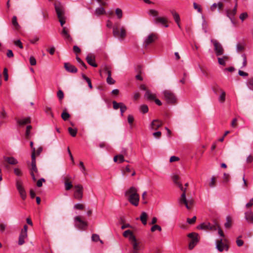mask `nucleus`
<instances>
[{"mask_svg":"<svg viewBox=\"0 0 253 253\" xmlns=\"http://www.w3.org/2000/svg\"><path fill=\"white\" fill-rule=\"evenodd\" d=\"M94 13L95 15L99 16L100 15L104 14L106 13V12L104 8L102 6H100L96 8Z\"/></svg>","mask_w":253,"mask_h":253,"instance_id":"28","label":"nucleus"},{"mask_svg":"<svg viewBox=\"0 0 253 253\" xmlns=\"http://www.w3.org/2000/svg\"><path fill=\"white\" fill-rule=\"evenodd\" d=\"M163 94L165 99L169 104H173L176 102V98L174 94L170 90L164 91Z\"/></svg>","mask_w":253,"mask_h":253,"instance_id":"5","label":"nucleus"},{"mask_svg":"<svg viewBox=\"0 0 253 253\" xmlns=\"http://www.w3.org/2000/svg\"><path fill=\"white\" fill-rule=\"evenodd\" d=\"M245 218L248 222H253V212L250 211L246 212Z\"/></svg>","mask_w":253,"mask_h":253,"instance_id":"29","label":"nucleus"},{"mask_svg":"<svg viewBox=\"0 0 253 253\" xmlns=\"http://www.w3.org/2000/svg\"><path fill=\"white\" fill-rule=\"evenodd\" d=\"M62 36L65 40L68 42L72 41V38L69 33H62Z\"/></svg>","mask_w":253,"mask_h":253,"instance_id":"39","label":"nucleus"},{"mask_svg":"<svg viewBox=\"0 0 253 253\" xmlns=\"http://www.w3.org/2000/svg\"><path fill=\"white\" fill-rule=\"evenodd\" d=\"M86 60L87 63L90 66L94 67L97 66V64L95 63V56L94 55L91 53L88 54L86 57Z\"/></svg>","mask_w":253,"mask_h":253,"instance_id":"18","label":"nucleus"},{"mask_svg":"<svg viewBox=\"0 0 253 253\" xmlns=\"http://www.w3.org/2000/svg\"><path fill=\"white\" fill-rule=\"evenodd\" d=\"M74 208L76 210H83L84 208V206L83 204L78 203L74 205Z\"/></svg>","mask_w":253,"mask_h":253,"instance_id":"42","label":"nucleus"},{"mask_svg":"<svg viewBox=\"0 0 253 253\" xmlns=\"http://www.w3.org/2000/svg\"><path fill=\"white\" fill-rule=\"evenodd\" d=\"M228 58L227 56H223L222 58H219L218 57V63L220 64V65H225V59H227Z\"/></svg>","mask_w":253,"mask_h":253,"instance_id":"40","label":"nucleus"},{"mask_svg":"<svg viewBox=\"0 0 253 253\" xmlns=\"http://www.w3.org/2000/svg\"><path fill=\"white\" fill-rule=\"evenodd\" d=\"M154 23L156 24H160L164 27H168V19L164 17H157L154 20Z\"/></svg>","mask_w":253,"mask_h":253,"instance_id":"14","label":"nucleus"},{"mask_svg":"<svg viewBox=\"0 0 253 253\" xmlns=\"http://www.w3.org/2000/svg\"><path fill=\"white\" fill-rule=\"evenodd\" d=\"M162 125L163 123L161 121L157 119L154 120L152 122L150 125V128L152 129L156 130L162 126Z\"/></svg>","mask_w":253,"mask_h":253,"instance_id":"19","label":"nucleus"},{"mask_svg":"<svg viewBox=\"0 0 253 253\" xmlns=\"http://www.w3.org/2000/svg\"><path fill=\"white\" fill-rule=\"evenodd\" d=\"M29 61H30V63L31 65H32V66H35L37 64L36 60L35 58L33 56H30Z\"/></svg>","mask_w":253,"mask_h":253,"instance_id":"53","label":"nucleus"},{"mask_svg":"<svg viewBox=\"0 0 253 253\" xmlns=\"http://www.w3.org/2000/svg\"><path fill=\"white\" fill-rule=\"evenodd\" d=\"M106 82L109 84H113L115 83V81L111 77H107Z\"/></svg>","mask_w":253,"mask_h":253,"instance_id":"57","label":"nucleus"},{"mask_svg":"<svg viewBox=\"0 0 253 253\" xmlns=\"http://www.w3.org/2000/svg\"><path fill=\"white\" fill-rule=\"evenodd\" d=\"M177 186L182 191V193L178 199L179 204L184 205L187 209H191L193 205V199H190L189 200H187L186 197V188H183L180 182H177Z\"/></svg>","mask_w":253,"mask_h":253,"instance_id":"3","label":"nucleus"},{"mask_svg":"<svg viewBox=\"0 0 253 253\" xmlns=\"http://www.w3.org/2000/svg\"><path fill=\"white\" fill-rule=\"evenodd\" d=\"M76 60H77V62L80 64V65L81 66V68L83 70H84L86 69L87 67H86V65L82 60V59L78 56H76Z\"/></svg>","mask_w":253,"mask_h":253,"instance_id":"33","label":"nucleus"},{"mask_svg":"<svg viewBox=\"0 0 253 253\" xmlns=\"http://www.w3.org/2000/svg\"><path fill=\"white\" fill-rule=\"evenodd\" d=\"M75 190L74 192V198L78 200H81L83 197V187L81 184H77L74 186Z\"/></svg>","mask_w":253,"mask_h":253,"instance_id":"8","label":"nucleus"},{"mask_svg":"<svg viewBox=\"0 0 253 253\" xmlns=\"http://www.w3.org/2000/svg\"><path fill=\"white\" fill-rule=\"evenodd\" d=\"M221 93L219 97L218 100L221 103H224L225 100L226 93L222 89H221Z\"/></svg>","mask_w":253,"mask_h":253,"instance_id":"35","label":"nucleus"},{"mask_svg":"<svg viewBox=\"0 0 253 253\" xmlns=\"http://www.w3.org/2000/svg\"><path fill=\"white\" fill-rule=\"evenodd\" d=\"M45 179L43 178H41L38 180L37 182V186L39 187H41L42 185V182H45Z\"/></svg>","mask_w":253,"mask_h":253,"instance_id":"64","label":"nucleus"},{"mask_svg":"<svg viewBox=\"0 0 253 253\" xmlns=\"http://www.w3.org/2000/svg\"><path fill=\"white\" fill-rule=\"evenodd\" d=\"M140 111L143 113H146L148 111V107L146 105H143L140 107Z\"/></svg>","mask_w":253,"mask_h":253,"instance_id":"49","label":"nucleus"},{"mask_svg":"<svg viewBox=\"0 0 253 253\" xmlns=\"http://www.w3.org/2000/svg\"><path fill=\"white\" fill-rule=\"evenodd\" d=\"M39 40V38L37 36H35L33 38H31L29 39V41L32 43H35L37 42H38Z\"/></svg>","mask_w":253,"mask_h":253,"instance_id":"59","label":"nucleus"},{"mask_svg":"<svg viewBox=\"0 0 253 253\" xmlns=\"http://www.w3.org/2000/svg\"><path fill=\"white\" fill-rule=\"evenodd\" d=\"M157 230H158L159 231H161L162 228L160 226L155 224L153 225L151 228V232H154Z\"/></svg>","mask_w":253,"mask_h":253,"instance_id":"47","label":"nucleus"},{"mask_svg":"<svg viewBox=\"0 0 253 253\" xmlns=\"http://www.w3.org/2000/svg\"><path fill=\"white\" fill-rule=\"evenodd\" d=\"M123 236L126 238L128 237L129 241L132 240V239H131V238L132 236L135 237L134 235H133L132 232L130 230H127L126 231H125L123 233Z\"/></svg>","mask_w":253,"mask_h":253,"instance_id":"30","label":"nucleus"},{"mask_svg":"<svg viewBox=\"0 0 253 253\" xmlns=\"http://www.w3.org/2000/svg\"><path fill=\"white\" fill-rule=\"evenodd\" d=\"M27 237L28 233H25L21 232L18 239V245L20 246L23 245L25 243V239L27 238Z\"/></svg>","mask_w":253,"mask_h":253,"instance_id":"22","label":"nucleus"},{"mask_svg":"<svg viewBox=\"0 0 253 253\" xmlns=\"http://www.w3.org/2000/svg\"><path fill=\"white\" fill-rule=\"evenodd\" d=\"M16 187L19 192L21 198L25 200L27 197V194L23 185V182L20 179H17L16 180Z\"/></svg>","mask_w":253,"mask_h":253,"instance_id":"6","label":"nucleus"},{"mask_svg":"<svg viewBox=\"0 0 253 253\" xmlns=\"http://www.w3.org/2000/svg\"><path fill=\"white\" fill-rule=\"evenodd\" d=\"M68 130L69 133L72 137H75L76 136L78 131L77 128H73L70 127L68 128Z\"/></svg>","mask_w":253,"mask_h":253,"instance_id":"36","label":"nucleus"},{"mask_svg":"<svg viewBox=\"0 0 253 253\" xmlns=\"http://www.w3.org/2000/svg\"><path fill=\"white\" fill-rule=\"evenodd\" d=\"M115 12L118 18L120 19L122 17L123 12L120 8H117L115 10Z\"/></svg>","mask_w":253,"mask_h":253,"instance_id":"48","label":"nucleus"},{"mask_svg":"<svg viewBox=\"0 0 253 253\" xmlns=\"http://www.w3.org/2000/svg\"><path fill=\"white\" fill-rule=\"evenodd\" d=\"M196 220V216H194L192 218H187V222L189 224H194Z\"/></svg>","mask_w":253,"mask_h":253,"instance_id":"54","label":"nucleus"},{"mask_svg":"<svg viewBox=\"0 0 253 253\" xmlns=\"http://www.w3.org/2000/svg\"><path fill=\"white\" fill-rule=\"evenodd\" d=\"M120 108L121 115L123 116L124 113L127 110V107L123 103H122Z\"/></svg>","mask_w":253,"mask_h":253,"instance_id":"52","label":"nucleus"},{"mask_svg":"<svg viewBox=\"0 0 253 253\" xmlns=\"http://www.w3.org/2000/svg\"><path fill=\"white\" fill-rule=\"evenodd\" d=\"M11 23L13 29L16 31H19L21 30V27L17 22V17L13 16L12 18Z\"/></svg>","mask_w":253,"mask_h":253,"instance_id":"20","label":"nucleus"},{"mask_svg":"<svg viewBox=\"0 0 253 253\" xmlns=\"http://www.w3.org/2000/svg\"><path fill=\"white\" fill-rule=\"evenodd\" d=\"M144 97L149 100H154L156 98V95L152 93L150 90H146Z\"/></svg>","mask_w":253,"mask_h":253,"instance_id":"24","label":"nucleus"},{"mask_svg":"<svg viewBox=\"0 0 253 253\" xmlns=\"http://www.w3.org/2000/svg\"><path fill=\"white\" fill-rule=\"evenodd\" d=\"M92 240L94 242L100 241L101 244H103V241L100 239L99 236L96 234H93L91 237Z\"/></svg>","mask_w":253,"mask_h":253,"instance_id":"37","label":"nucleus"},{"mask_svg":"<svg viewBox=\"0 0 253 253\" xmlns=\"http://www.w3.org/2000/svg\"><path fill=\"white\" fill-rule=\"evenodd\" d=\"M7 113L4 110H2L0 113V118L1 119H5L7 118Z\"/></svg>","mask_w":253,"mask_h":253,"instance_id":"58","label":"nucleus"},{"mask_svg":"<svg viewBox=\"0 0 253 253\" xmlns=\"http://www.w3.org/2000/svg\"><path fill=\"white\" fill-rule=\"evenodd\" d=\"M211 42L213 44L216 55L217 56L222 55L224 50L221 44L215 39H211Z\"/></svg>","mask_w":253,"mask_h":253,"instance_id":"4","label":"nucleus"},{"mask_svg":"<svg viewBox=\"0 0 253 253\" xmlns=\"http://www.w3.org/2000/svg\"><path fill=\"white\" fill-rule=\"evenodd\" d=\"M126 29L119 23H116L113 26V32H126Z\"/></svg>","mask_w":253,"mask_h":253,"instance_id":"21","label":"nucleus"},{"mask_svg":"<svg viewBox=\"0 0 253 253\" xmlns=\"http://www.w3.org/2000/svg\"><path fill=\"white\" fill-rule=\"evenodd\" d=\"M197 229L205 230H210V231H215L216 230V225L211 224L210 222H203L200 225L197 227Z\"/></svg>","mask_w":253,"mask_h":253,"instance_id":"9","label":"nucleus"},{"mask_svg":"<svg viewBox=\"0 0 253 253\" xmlns=\"http://www.w3.org/2000/svg\"><path fill=\"white\" fill-rule=\"evenodd\" d=\"M4 159L5 162L10 165H16L18 163L17 160L15 159L14 157H4Z\"/></svg>","mask_w":253,"mask_h":253,"instance_id":"23","label":"nucleus"},{"mask_svg":"<svg viewBox=\"0 0 253 253\" xmlns=\"http://www.w3.org/2000/svg\"><path fill=\"white\" fill-rule=\"evenodd\" d=\"M147 214L145 212H143L141 214L140 219L143 224L146 225L147 224Z\"/></svg>","mask_w":253,"mask_h":253,"instance_id":"32","label":"nucleus"},{"mask_svg":"<svg viewBox=\"0 0 253 253\" xmlns=\"http://www.w3.org/2000/svg\"><path fill=\"white\" fill-rule=\"evenodd\" d=\"M32 161H31V167L30 168V174L32 176V179L34 181H36L35 173H38V170L36 166V156L34 154L31 155Z\"/></svg>","mask_w":253,"mask_h":253,"instance_id":"7","label":"nucleus"},{"mask_svg":"<svg viewBox=\"0 0 253 253\" xmlns=\"http://www.w3.org/2000/svg\"><path fill=\"white\" fill-rule=\"evenodd\" d=\"M14 172L17 176H22L23 174L22 171L18 168H15Z\"/></svg>","mask_w":253,"mask_h":253,"instance_id":"60","label":"nucleus"},{"mask_svg":"<svg viewBox=\"0 0 253 253\" xmlns=\"http://www.w3.org/2000/svg\"><path fill=\"white\" fill-rule=\"evenodd\" d=\"M112 103H113V108L115 110H117V109H119V108H120V107L121 106V104H122V102L118 103L116 101H113L112 102Z\"/></svg>","mask_w":253,"mask_h":253,"instance_id":"51","label":"nucleus"},{"mask_svg":"<svg viewBox=\"0 0 253 253\" xmlns=\"http://www.w3.org/2000/svg\"><path fill=\"white\" fill-rule=\"evenodd\" d=\"M131 239H132V240L130 242L132 245V249L129 253H139L140 250V243L137 242L135 237L132 236Z\"/></svg>","mask_w":253,"mask_h":253,"instance_id":"11","label":"nucleus"},{"mask_svg":"<svg viewBox=\"0 0 253 253\" xmlns=\"http://www.w3.org/2000/svg\"><path fill=\"white\" fill-rule=\"evenodd\" d=\"M216 179L214 176H212L211 178V182L209 183V185L211 187H213L215 185Z\"/></svg>","mask_w":253,"mask_h":253,"instance_id":"55","label":"nucleus"},{"mask_svg":"<svg viewBox=\"0 0 253 253\" xmlns=\"http://www.w3.org/2000/svg\"><path fill=\"white\" fill-rule=\"evenodd\" d=\"M13 43L16 46H18L20 48H21V49L23 48V46L22 43L20 41V40L14 41Z\"/></svg>","mask_w":253,"mask_h":253,"instance_id":"46","label":"nucleus"},{"mask_svg":"<svg viewBox=\"0 0 253 253\" xmlns=\"http://www.w3.org/2000/svg\"><path fill=\"white\" fill-rule=\"evenodd\" d=\"M232 226V219L230 216H227L226 218V222L224 223V226L226 228H230Z\"/></svg>","mask_w":253,"mask_h":253,"instance_id":"31","label":"nucleus"},{"mask_svg":"<svg viewBox=\"0 0 253 253\" xmlns=\"http://www.w3.org/2000/svg\"><path fill=\"white\" fill-rule=\"evenodd\" d=\"M57 95L60 100H62L64 97V93L61 90H59L57 92Z\"/></svg>","mask_w":253,"mask_h":253,"instance_id":"63","label":"nucleus"},{"mask_svg":"<svg viewBox=\"0 0 253 253\" xmlns=\"http://www.w3.org/2000/svg\"><path fill=\"white\" fill-rule=\"evenodd\" d=\"M193 7L195 10H197L198 12H202V9L201 8L200 5H198L197 3H193Z\"/></svg>","mask_w":253,"mask_h":253,"instance_id":"56","label":"nucleus"},{"mask_svg":"<svg viewBox=\"0 0 253 253\" xmlns=\"http://www.w3.org/2000/svg\"><path fill=\"white\" fill-rule=\"evenodd\" d=\"M246 84L250 89L253 90V77L248 80Z\"/></svg>","mask_w":253,"mask_h":253,"instance_id":"34","label":"nucleus"},{"mask_svg":"<svg viewBox=\"0 0 253 253\" xmlns=\"http://www.w3.org/2000/svg\"><path fill=\"white\" fill-rule=\"evenodd\" d=\"M70 117V115L66 111H64L61 114V118L64 121H67Z\"/></svg>","mask_w":253,"mask_h":253,"instance_id":"38","label":"nucleus"},{"mask_svg":"<svg viewBox=\"0 0 253 253\" xmlns=\"http://www.w3.org/2000/svg\"><path fill=\"white\" fill-rule=\"evenodd\" d=\"M125 195L127 197L129 203L134 206H137L139 202V195L137 190L134 187H131L126 192Z\"/></svg>","mask_w":253,"mask_h":253,"instance_id":"2","label":"nucleus"},{"mask_svg":"<svg viewBox=\"0 0 253 253\" xmlns=\"http://www.w3.org/2000/svg\"><path fill=\"white\" fill-rule=\"evenodd\" d=\"M54 5L59 21L60 22L61 26L63 27L62 32H67L66 28L63 27V25L65 23L66 20V17L65 15V7L60 1L57 0L55 1Z\"/></svg>","mask_w":253,"mask_h":253,"instance_id":"1","label":"nucleus"},{"mask_svg":"<svg viewBox=\"0 0 253 253\" xmlns=\"http://www.w3.org/2000/svg\"><path fill=\"white\" fill-rule=\"evenodd\" d=\"M158 39V35L156 34L152 33L150 34L145 39L143 44L146 47L150 44L154 42Z\"/></svg>","mask_w":253,"mask_h":253,"instance_id":"12","label":"nucleus"},{"mask_svg":"<svg viewBox=\"0 0 253 253\" xmlns=\"http://www.w3.org/2000/svg\"><path fill=\"white\" fill-rule=\"evenodd\" d=\"M215 225H216V229H218V232L219 235L220 236L224 237V233H223L222 230H221L219 225L218 224V223L217 222H215Z\"/></svg>","mask_w":253,"mask_h":253,"instance_id":"44","label":"nucleus"},{"mask_svg":"<svg viewBox=\"0 0 253 253\" xmlns=\"http://www.w3.org/2000/svg\"><path fill=\"white\" fill-rule=\"evenodd\" d=\"M76 222L75 226L80 229H84L87 226L86 222L83 221L79 216H77L74 218Z\"/></svg>","mask_w":253,"mask_h":253,"instance_id":"13","label":"nucleus"},{"mask_svg":"<svg viewBox=\"0 0 253 253\" xmlns=\"http://www.w3.org/2000/svg\"><path fill=\"white\" fill-rule=\"evenodd\" d=\"M3 74L4 77V80L5 81H7L8 79V70L6 68H4Z\"/></svg>","mask_w":253,"mask_h":253,"instance_id":"61","label":"nucleus"},{"mask_svg":"<svg viewBox=\"0 0 253 253\" xmlns=\"http://www.w3.org/2000/svg\"><path fill=\"white\" fill-rule=\"evenodd\" d=\"M64 67L65 70L69 73H76L78 71L77 68L70 63H65Z\"/></svg>","mask_w":253,"mask_h":253,"instance_id":"17","label":"nucleus"},{"mask_svg":"<svg viewBox=\"0 0 253 253\" xmlns=\"http://www.w3.org/2000/svg\"><path fill=\"white\" fill-rule=\"evenodd\" d=\"M228 246L222 242V239L217 240L216 241V248L220 252H222L224 249L226 251L228 250Z\"/></svg>","mask_w":253,"mask_h":253,"instance_id":"16","label":"nucleus"},{"mask_svg":"<svg viewBox=\"0 0 253 253\" xmlns=\"http://www.w3.org/2000/svg\"><path fill=\"white\" fill-rule=\"evenodd\" d=\"M103 71L106 72L108 77H111V70L110 67L105 66L103 68Z\"/></svg>","mask_w":253,"mask_h":253,"instance_id":"45","label":"nucleus"},{"mask_svg":"<svg viewBox=\"0 0 253 253\" xmlns=\"http://www.w3.org/2000/svg\"><path fill=\"white\" fill-rule=\"evenodd\" d=\"M149 14L151 16H152L153 17H155V18L156 17H158V12L156 10H154V9H150L149 11Z\"/></svg>","mask_w":253,"mask_h":253,"instance_id":"41","label":"nucleus"},{"mask_svg":"<svg viewBox=\"0 0 253 253\" xmlns=\"http://www.w3.org/2000/svg\"><path fill=\"white\" fill-rule=\"evenodd\" d=\"M248 13L247 12H244L240 14V19L243 21L248 17Z\"/></svg>","mask_w":253,"mask_h":253,"instance_id":"62","label":"nucleus"},{"mask_svg":"<svg viewBox=\"0 0 253 253\" xmlns=\"http://www.w3.org/2000/svg\"><path fill=\"white\" fill-rule=\"evenodd\" d=\"M235 0V5L234 8L232 10L226 9V16L229 17L231 21L233 20L235 15L237 12V0Z\"/></svg>","mask_w":253,"mask_h":253,"instance_id":"15","label":"nucleus"},{"mask_svg":"<svg viewBox=\"0 0 253 253\" xmlns=\"http://www.w3.org/2000/svg\"><path fill=\"white\" fill-rule=\"evenodd\" d=\"M188 237L191 239L189 244V248L190 250H192L199 241L198 239V234L193 232L189 233L188 235Z\"/></svg>","mask_w":253,"mask_h":253,"instance_id":"10","label":"nucleus"},{"mask_svg":"<svg viewBox=\"0 0 253 253\" xmlns=\"http://www.w3.org/2000/svg\"><path fill=\"white\" fill-rule=\"evenodd\" d=\"M171 14L173 16V19L175 22L177 23V25L180 27L179 22H180V17L179 14L175 11L172 10L171 11Z\"/></svg>","mask_w":253,"mask_h":253,"instance_id":"27","label":"nucleus"},{"mask_svg":"<svg viewBox=\"0 0 253 253\" xmlns=\"http://www.w3.org/2000/svg\"><path fill=\"white\" fill-rule=\"evenodd\" d=\"M31 129H32L31 126L29 125V126H27L26 133H25V136L27 138H29L30 137V132H31Z\"/></svg>","mask_w":253,"mask_h":253,"instance_id":"43","label":"nucleus"},{"mask_svg":"<svg viewBox=\"0 0 253 253\" xmlns=\"http://www.w3.org/2000/svg\"><path fill=\"white\" fill-rule=\"evenodd\" d=\"M64 186L65 189L66 191L70 190L73 187V185L71 182L65 183Z\"/></svg>","mask_w":253,"mask_h":253,"instance_id":"50","label":"nucleus"},{"mask_svg":"<svg viewBox=\"0 0 253 253\" xmlns=\"http://www.w3.org/2000/svg\"><path fill=\"white\" fill-rule=\"evenodd\" d=\"M30 122H31L30 118H28V117L19 120L17 121V123L20 126H23V125L29 124V123H30Z\"/></svg>","mask_w":253,"mask_h":253,"instance_id":"26","label":"nucleus"},{"mask_svg":"<svg viewBox=\"0 0 253 253\" xmlns=\"http://www.w3.org/2000/svg\"><path fill=\"white\" fill-rule=\"evenodd\" d=\"M113 36L115 38L120 41L123 40L126 37V33H113Z\"/></svg>","mask_w":253,"mask_h":253,"instance_id":"25","label":"nucleus"}]
</instances>
